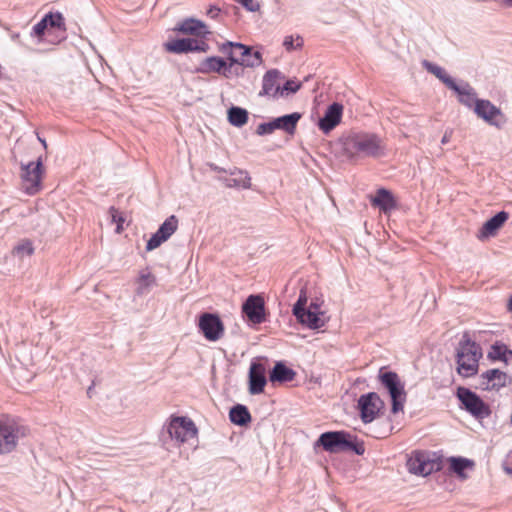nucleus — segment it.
Here are the masks:
<instances>
[{"label":"nucleus","mask_w":512,"mask_h":512,"mask_svg":"<svg viewBox=\"0 0 512 512\" xmlns=\"http://www.w3.org/2000/svg\"><path fill=\"white\" fill-rule=\"evenodd\" d=\"M344 147L351 156L377 158L385 153L383 140L374 133H352L346 138Z\"/></svg>","instance_id":"1"},{"label":"nucleus","mask_w":512,"mask_h":512,"mask_svg":"<svg viewBox=\"0 0 512 512\" xmlns=\"http://www.w3.org/2000/svg\"><path fill=\"white\" fill-rule=\"evenodd\" d=\"M482 350L470 336L465 333L456 350L457 373L462 377H472L478 373Z\"/></svg>","instance_id":"2"},{"label":"nucleus","mask_w":512,"mask_h":512,"mask_svg":"<svg viewBox=\"0 0 512 512\" xmlns=\"http://www.w3.org/2000/svg\"><path fill=\"white\" fill-rule=\"evenodd\" d=\"M32 35L39 42L58 44L66 38V24L60 12H49L34 25Z\"/></svg>","instance_id":"3"},{"label":"nucleus","mask_w":512,"mask_h":512,"mask_svg":"<svg viewBox=\"0 0 512 512\" xmlns=\"http://www.w3.org/2000/svg\"><path fill=\"white\" fill-rule=\"evenodd\" d=\"M29 429L9 416L0 417V455L14 452L19 442L28 435Z\"/></svg>","instance_id":"4"},{"label":"nucleus","mask_w":512,"mask_h":512,"mask_svg":"<svg viewBox=\"0 0 512 512\" xmlns=\"http://www.w3.org/2000/svg\"><path fill=\"white\" fill-rule=\"evenodd\" d=\"M382 385L387 389L392 400V413L396 414L403 411L406 401V392L404 384L400 381L395 372H385L379 375Z\"/></svg>","instance_id":"5"},{"label":"nucleus","mask_w":512,"mask_h":512,"mask_svg":"<svg viewBox=\"0 0 512 512\" xmlns=\"http://www.w3.org/2000/svg\"><path fill=\"white\" fill-rule=\"evenodd\" d=\"M43 175L42 158L39 157L36 162L21 164L22 187L29 195H34L41 189Z\"/></svg>","instance_id":"6"},{"label":"nucleus","mask_w":512,"mask_h":512,"mask_svg":"<svg viewBox=\"0 0 512 512\" xmlns=\"http://www.w3.org/2000/svg\"><path fill=\"white\" fill-rule=\"evenodd\" d=\"M167 431L172 439L184 443L197 435V428L192 420L186 417H173Z\"/></svg>","instance_id":"7"},{"label":"nucleus","mask_w":512,"mask_h":512,"mask_svg":"<svg viewBox=\"0 0 512 512\" xmlns=\"http://www.w3.org/2000/svg\"><path fill=\"white\" fill-rule=\"evenodd\" d=\"M473 111L478 118L497 128H500L506 121L501 109L489 100L477 101Z\"/></svg>","instance_id":"8"},{"label":"nucleus","mask_w":512,"mask_h":512,"mask_svg":"<svg viewBox=\"0 0 512 512\" xmlns=\"http://www.w3.org/2000/svg\"><path fill=\"white\" fill-rule=\"evenodd\" d=\"M350 434L345 431H330L320 435L315 442V447L321 446L326 452L338 453L344 452L348 446Z\"/></svg>","instance_id":"9"},{"label":"nucleus","mask_w":512,"mask_h":512,"mask_svg":"<svg viewBox=\"0 0 512 512\" xmlns=\"http://www.w3.org/2000/svg\"><path fill=\"white\" fill-rule=\"evenodd\" d=\"M384 402L375 392L361 395L358 400V406L361 413V419L364 423L372 422L378 413L384 408Z\"/></svg>","instance_id":"10"},{"label":"nucleus","mask_w":512,"mask_h":512,"mask_svg":"<svg viewBox=\"0 0 512 512\" xmlns=\"http://www.w3.org/2000/svg\"><path fill=\"white\" fill-rule=\"evenodd\" d=\"M198 326L209 341H218L224 335V324L217 314L203 313L199 317Z\"/></svg>","instance_id":"11"},{"label":"nucleus","mask_w":512,"mask_h":512,"mask_svg":"<svg viewBox=\"0 0 512 512\" xmlns=\"http://www.w3.org/2000/svg\"><path fill=\"white\" fill-rule=\"evenodd\" d=\"M457 397L465 409L476 417L488 415L489 411L483 400L474 392L465 387L457 389Z\"/></svg>","instance_id":"12"},{"label":"nucleus","mask_w":512,"mask_h":512,"mask_svg":"<svg viewBox=\"0 0 512 512\" xmlns=\"http://www.w3.org/2000/svg\"><path fill=\"white\" fill-rule=\"evenodd\" d=\"M178 219L175 215L168 217L151 236L146 245L147 251H152L167 241L177 230Z\"/></svg>","instance_id":"13"},{"label":"nucleus","mask_w":512,"mask_h":512,"mask_svg":"<svg viewBox=\"0 0 512 512\" xmlns=\"http://www.w3.org/2000/svg\"><path fill=\"white\" fill-rule=\"evenodd\" d=\"M406 467L411 474L428 476L433 472L435 463L425 453L416 451L408 457Z\"/></svg>","instance_id":"14"},{"label":"nucleus","mask_w":512,"mask_h":512,"mask_svg":"<svg viewBox=\"0 0 512 512\" xmlns=\"http://www.w3.org/2000/svg\"><path fill=\"white\" fill-rule=\"evenodd\" d=\"M242 311L249 321L260 324L265 321L264 300L259 295H250L243 303Z\"/></svg>","instance_id":"15"},{"label":"nucleus","mask_w":512,"mask_h":512,"mask_svg":"<svg viewBox=\"0 0 512 512\" xmlns=\"http://www.w3.org/2000/svg\"><path fill=\"white\" fill-rule=\"evenodd\" d=\"M266 383L265 365L259 361H253L249 369V393L252 395L262 393Z\"/></svg>","instance_id":"16"},{"label":"nucleus","mask_w":512,"mask_h":512,"mask_svg":"<svg viewBox=\"0 0 512 512\" xmlns=\"http://www.w3.org/2000/svg\"><path fill=\"white\" fill-rule=\"evenodd\" d=\"M208 45L203 39H175L167 42L165 48L173 53H187L191 51H206Z\"/></svg>","instance_id":"17"},{"label":"nucleus","mask_w":512,"mask_h":512,"mask_svg":"<svg viewBox=\"0 0 512 512\" xmlns=\"http://www.w3.org/2000/svg\"><path fill=\"white\" fill-rule=\"evenodd\" d=\"M342 114L343 105L338 102L332 103L327 107L323 117L319 119V129L323 133L328 134L340 123L342 119Z\"/></svg>","instance_id":"18"},{"label":"nucleus","mask_w":512,"mask_h":512,"mask_svg":"<svg viewBox=\"0 0 512 512\" xmlns=\"http://www.w3.org/2000/svg\"><path fill=\"white\" fill-rule=\"evenodd\" d=\"M509 214L505 211H500L492 218L487 220L477 235L478 239L483 240L489 237L495 236L498 230L504 225V223L508 220Z\"/></svg>","instance_id":"19"},{"label":"nucleus","mask_w":512,"mask_h":512,"mask_svg":"<svg viewBox=\"0 0 512 512\" xmlns=\"http://www.w3.org/2000/svg\"><path fill=\"white\" fill-rule=\"evenodd\" d=\"M175 30L182 34L196 36L197 38L205 37L207 34L210 33L207 25L204 22L197 20L195 18H187L182 20L177 24Z\"/></svg>","instance_id":"20"},{"label":"nucleus","mask_w":512,"mask_h":512,"mask_svg":"<svg viewBox=\"0 0 512 512\" xmlns=\"http://www.w3.org/2000/svg\"><path fill=\"white\" fill-rule=\"evenodd\" d=\"M223 54L228 55L230 64H243L245 57L251 54V48L240 43L227 42L221 46Z\"/></svg>","instance_id":"21"},{"label":"nucleus","mask_w":512,"mask_h":512,"mask_svg":"<svg viewBox=\"0 0 512 512\" xmlns=\"http://www.w3.org/2000/svg\"><path fill=\"white\" fill-rule=\"evenodd\" d=\"M280 72L276 69L268 71L263 77L262 90L260 96L280 97L281 86L279 83Z\"/></svg>","instance_id":"22"},{"label":"nucleus","mask_w":512,"mask_h":512,"mask_svg":"<svg viewBox=\"0 0 512 512\" xmlns=\"http://www.w3.org/2000/svg\"><path fill=\"white\" fill-rule=\"evenodd\" d=\"M451 90L457 94L459 102L469 109L474 110L477 101L481 100L477 98L475 89L466 82L457 83L456 88H452Z\"/></svg>","instance_id":"23"},{"label":"nucleus","mask_w":512,"mask_h":512,"mask_svg":"<svg viewBox=\"0 0 512 512\" xmlns=\"http://www.w3.org/2000/svg\"><path fill=\"white\" fill-rule=\"evenodd\" d=\"M231 177L221 178V181L228 188H243L248 189L251 186V178L247 171L241 169H233L229 171Z\"/></svg>","instance_id":"24"},{"label":"nucleus","mask_w":512,"mask_h":512,"mask_svg":"<svg viewBox=\"0 0 512 512\" xmlns=\"http://www.w3.org/2000/svg\"><path fill=\"white\" fill-rule=\"evenodd\" d=\"M371 204L378 207L385 214L390 213L396 208L394 196L387 189H378L376 195L371 199Z\"/></svg>","instance_id":"25"},{"label":"nucleus","mask_w":512,"mask_h":512,"mask_svg":"<svg viewBox=\"0 0 512 512\" xmlns=\"http://www.w3.org/2000/svg\"><path fill=\"white\" fill-rule=\"evenodd\" d=\"M295 377L296 372L287 367L283 362H276L269 373V380L273 384L291 382Z\"/></svg>","instance_id":"26"},{"label":"nucleus","mask_w":512,"mask_h":512,"mask_svg":"<svg viewBox=\"0 0 512 512\" xmlns=\"http://www.w3.org/2000/svg\"><path fill=\"white\" fill-rule=\"evenodd\" d=\"M136 294L138 296L146 295L156 285V277L148 268L142 269L136 278Z\"/></svg>","instance_id":"27"},{"label":"nucleus","mask_w":512,"mask_h":512,"mask_svg":"<svg viewBox=\"0 0 512 512\" xmlns=\"http://www.w3.org/2000/svg\"><path fill=\"white\" fill-rule=\"evenodd\" d=\"M481 386L485 390H492L504 386L506 374L499 369H491L481 375Z\"/></svg>","instance_id":"28"},{"label":"nucleus","mask_w":512,"mask_h":512,"mask_svg":"<svg viewBox=\"0 0 512 512\" xmlns=\"http://www.w3.org/2000/svg\"><path fill=\"white\" fill-rule=\"evenodd\" d=\"M299 323L310 328L319 329L326 323L325 319L318 315L316 311L312 309H304L299 314L294 315Z\"/></svg>","instance_id":"29"},{"label":"nucleus","mask_w":512,"mask_h":512,"mask_svg":"<svg viewBox=\"0 0 512 512\" xmlns=\"http://www.w3.org/2000/svg\"><path fill=\"white\" fill-rule=\"evenodd\" d=\"M487 358L493 362L501 361L508 365L512 363V350L502 342H495L488 351Z\"/></svg>","instance_id":"30"},{"label":"nucleus","mask_w":512,"mask_h":512,"mask_svg":"<svg viewBox=\"0 0 512 512\" xmlns=\"http://www.w3.org/2000/svg\"><path fill=\"white\" fill-rule=\"evenodd\" d=\"M301 118V114L294 112L287 114L272 120L273 126L276 129L285 131L288 134H294L298 121Z\"/></svg>","instance_id":"31"},{"label":"nucleus","mask_w":512,"mask_h":512,"mask_svg":"<svg viewBox=\"0 0 512 512\" xmlns=\"http://www.w3.org/2000/svg\"><path fill=\"white\" fill-rule=\"evenodd\" d=\"M193 72L197 73H217L226 78L238 76V66H198Z\"/></svg>","instance_id":"32"},{"label":"nucleus","mask_w":512,"mask_h":512,"mask_svg":"<svg viewBox=\"0 0 512 512\" xmlns=\"http://www.w3.org/2000/svg\"><path fill=\"white\" fill-rule=\"evenodd\" d=\"M230 421L239 426H245L251 421V415L246 406L237 404L229 413Z\"/></svg>","instance_id":"33"},{"label":"nucleus","mask_w":512,"mask_h":512,"mask_svg":"<svg viewBox=\"0 0 512 512\" xmlns=\"http://www.w3.org/2000/svg\"><path fill=\"white\" fill-rule=\"evenodd\" d=\"M449 462H450V469L455 474H457V476L461 479L467 478L466 474L464 473L465 469L473 468V466H474L473 461L466 459V458H462V457H451L449 459Z\"/></svg>","instance_id":"34"},{"label":"nucleus","mask_w":512,"mask_h":512,"mask_svg":"<svg viewBox=\"0 0 512 512\" xmlns=\"http://www.w3.org/2000/svg\"><path fill=\"white\" fill-rule=\"evenodd\" d=\"M228 120L235 127H242L248 121V112L241 107L233 106L228 110Z\"/></svg>","instance_id":"35"},{"label":"nucleus","mask_w":512,"mask_h":512,"mask_svg":"<svg viewBox=\"0 0 512 512\" xmlns=\"http://www.w3.org/2000/svg\"><path fill=\"white\" fill-rule=\"evenodd\" d=\"M429 73L435 75L441 80L449 89L456 88V81L448 75L442 66H425Z\"/></svg>","instance_id":"36"},{"label":"nucleus","mask_w":512,"mask_h":512,"mask_svg":"<svg viewBox=\"0 0 512 512\" xmlns=\"http://www.w3.org/2000/svg\"><path fill=\"white\" fill-rule=\"evenodd\" d=\"M34 252V247L31 241L24 240L20 242L17 246L13 249V254L17 256L18 258L22 259L26 256H31Z\"/></svg>","instance_id":"37"},{"label":"nucleus","mask_w":512,"mask_h":512,"mask_svg":"<svg viewBox=\"0 0 512 512\" xmlns=\"http://www.w3.org/2000/svg\"><path fill=\"white\" fill-rule=\"evenodd\" d=\"M303 38L300 35H289L284 38L283 46L286 51L290 52L300 49L303 46Z\"/></svg>","instance_id":"38"},{"label":"nucleus","mask_w":512,"mask_h":512,"mask_svg":"<svg viewBox=\"0 0 512 512\" xmlns=\"http://www.w3.org/2000/svg\"><path fill=\"white\" fill-rule=\"evenodd\" d=\"M301 87V83L295 80H287L285 84L281 87L280 97L288 96L290 94L296 93Z\"/></svg>","instance_id":"39"},{"label":"nucleus","mask_w":512,"mask_h":512,"mask_svg":"<svg viewBox=\"0 0 512 512\" xmlns=\"http://www.w3.org/2000/svg\"><path fill=\"white\" fill-rule=\"evenodd\" d=\"M109 214L111 217V222L116 224V232L121 233L123 231V223L125 221L124 217L119 213V211L115 207H110Z\"/></svg>","instance_id":"40"},{"label":"nucleus","mask_w":512,"mask_h":512,"mask_svg":"<svg viewBox=\"0 0 512 512\" xmlns=\"http://www.w3.org/2000/svg\"><path fill=\"white\" fill-rule=\"evenodd\" d=\"M307 300L308 299H307L306 290L301 289L298 300L293 305V309H292L293 315L299 314L301 311L306 309Z\"/></svg>","instance_id":"41"},{"label":"nucleus","mask_w":512,"mask_h":512,"mask_svg":"<svg viewBox=\"0 0 512 512\" xmlns=\"http://www.w3.org/2000/svg\"><path fill=\"white\" fill-rule=\"evenodd\" d=\"M345 451H353L357 455H363L365 452V448L362 443H357L353 441L350 437L348 438V446L345 447Z\"/></svg>","instance_id":"42"},{"label":"nucleus","mask_w":512,"mask_h":512,"mask_svg":"<svg viewBox=\"0 0 512 512\" xmlns=\"http://www.w3.org/2000/svg\"><path fill=\"white\" fill-rule=\"evenodd\" d=\"M275 131V128L273 126V122H267V123H261L258 125L256 129V133L260 136L271 134Z\"/></svg>","instance_id":"43"},{"label":"nucleus","mask_w":512,"mask_h":512,"mask_svg":"<svg viewBox=\"0 0 512 512\" xmlns=\"http://www.w3.org/2000/svg\"><path fill=\"white\" fill-rule=\"evenodd\" d=\"M220 13V8H218L217 6H211L208 10H207V15L212 18V19H215L218 17Z\"/></svg>","instance_id":"44"},{"label":"nucleus","mask_w":512,"mask_h":512,"mask_svg":"<svg viewBox=\"0 0 512 512\" xmlns=\"http://www.w3.org/2000/svg\"><path fill=\"white\" fill-rule=\"evenodd\" d=\"M236 1L239 2L240 4H242L244 7H246L250 11H253L255 9L253 0H236Z\"/></svg>","instance_id":"45"},{"label":"nucleus","mask_w":512,"mask_h":512,"mask_svg":"<svg viewBox=\"0 0 512 512\" xmlns=\"http://www.w3.org/2000/svg\"><path fill=\"white\" fill-rule=\"evenodd\" d=\"M307 309H312L313 311H316V313L320 316H322V312L320 311V306L316 303H311Z\"/></svg>","instance_id":"46"},{"label":"nucleus","mask_w":512,"mask_h":512,"mask_svg":"<svg viewBox=\"0 0 512 512\" xmlns=\"http://www.w3.org/2000/svg\"><path fill=\"white\" fill-rule=\"evenodd\" d=\"M209 167H210L213 171H215V172H227L225 169H223V168H221V167L217 166V165H216V164H214V163H210V164H209Z\"/></svg>","instance_id":"47"},{"label":"nucleus","mask_w":512,"mask_h":512,"mask_svg":"<svg viewBox=\"0 0 512 512\" xmlns=\"http://www.w3.org/2000/svg\"><path fill=\"white\" fill-rule=\"evenodd\" d=\"M253 56H254V58L256 59V61H258V62H262L261 53H260L259 51H255V52L253 53Z\"/></svg>","instance_id":"48"},{"label":"nucleus","mask_w":512,"mask_h":512,"mask_svg":"<svg viewBox=\"0 0 512 512\" xmlns=\"http://www.w3.org/2000/svg\"><path fill=\"white\" fill-rule=\"evenodd\" d=\"M449 138H450V136L446 133V134L442 137L441 143H442V144H446V143H448Z\"/></svg>","instance_id":"49"},{"label":"nucleus","mask_w":512,"mask_h":512,"mask_svg":"<svg viewBox=\"0 0 512 512\" xmlns=\"http://www.w3.org/2000/svg\"><path fill=\"white\" fill-rule=\"evenodd\" d=\"M507 308L510 312H512V295L509 298Z\"/></svg>","instance_id":"50"},{"label":"nucleus","mask_w":512,"mask_h":512,"mask_svg":"<svg viewBox=\"0 0 512 512\" xmlns=\"http://www.w3.org/2000/svg\"><path fill=\"white\" fill-rule=\"evenodd\" d=\"M38 140L41 142V144L43 145L44 148H47V143H46L45 139H42L40 136H38Z\"/></svg>","instance_id":"51"},{"label":"nucleus","mask_w":512,"mask_h":512,"mask_svg":"<svg viewBox=\"0 0 512 512\" xmlns=\"http://www.w3.org/2000/svg\"><path fill=\"white\" fill-rule=\"evenodd\" d=\"M214 61H215V64H219V65L226 64V62L222 59H214Z\"/></svg>","instance_id":"52"},{"label":"nucleus","mask_w":512,"mask_h":512,"mask_svg":"<svg viewBox=\"0 0 512 512\" xmlns=\"http://www.w3.org/2000/svg\"><path fill=\"white\" fill-rule=\"evenodd\" d=\"M505 471H506L508 474H511V475H512V468H510V467H505Z\"/></svg>","instance_id":"53"},{"label":"nucleus","mask_w":512,"mask_h":512,"mask_svg":"<svg viewBox=\"0 0 512 512\" xmlns=\"http://www.w3.org/2000/svg\"><path fill=\"white\" fill-rule=\"evenodd\" d=\"M212 61H214V59L209 60V65H212Z\"/></svg>","instance_id":"54"},{"label":"nucleus","mask_w":512,"mask_h":512,"mask_svg":"<svg viewBox=\"0 0 512 512\" xmlns=\"http://www.w3.org/2000/svg\"><path fill=\"white\" fill-rule=\"evenodd\" d=\"M510 3H512V0H508Z\"/></svg>","instance_id":"55"}]
</instances>
